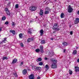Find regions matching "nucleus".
<instances>
[{
    "label": "nucleus",
    "mask_w": 79,
    "mask_h": 79,
    "mask_svg": "<svg viewBox=\"0 0 79 79\" xmlns=\"http://www.w3.org/2000/svg\"><path fill=\"white\" fill-rule=\"evenodd\" d=\"M77 62H78V63H79V59H78L77 60Z\"/></svg>",
    "instance_id": "obj_47"
},
{
    "label": "nucleus",
    "mask_w": 79,
    "mask_h": 79,
    "mask_svg": "<svg viewBox=\"0 0 79 79\" xmlns=\"http://www.w3.org/2000/svg\"><path fill=\"white\" fill-rule=\"evenodd\" d=\"M44 59L45 60H47V57H45L44 58Z\"/></svg>",
    "instance_id": "obj_46"
},
{
    "label": "nucleus",
    "mask_w": 79,
    "mask_h": 79,
    "mask_svg": "<svg viewBox=\"0 0 79 79\" xmlns=\"http://www.w3.org/2000/svg\"><path fill=\"white\" fill-rule=\"evenodd\" d=\"M6 38H4V40H3L2 41H1V44L6 43Z\"/></svg>",
    "instance_id": "obj_11"
},
{
    "label": "nucleus",
    "mask_w": 79,
    "mask_h": 79,
    "mask_svg": "<svg viewBox=\"0 0 79 79\" xmlns=\"http://www.w3.org/2000/svg\"><path fill=\"white\" fill-rule=\"evenodd\" d=\"M40 50L41 53H43L44 52V49H40Z\"/></svg>",
    "instance_id": "obj_35"
},
{
    "label": "nucleus",
    "mask_w": 79,
    "mask_h": 79,
    "mask_svg": "<svg viewBox=\"0 0 79 79\" xmlns=\"http://www.w3.org/2000/svg\"><path fill=\"white\" fill-rule=\"evenodd\" d=\"M2 31V27H0V32Z\"/></svg>",
    "instance_id": "obj_44"
},
{
    "label": "nucleus",
    "mask_w": 79,
    "mask_h": 79,
    "mask_svg": "<svg viewBox=\"0 0 79 79\" xmlns=\"http://www.w3.org/2000/svg\"><path fill=\"white\" fill-rule=\"evenodd\" d=\"M41 44H45V41L44 40H42L41 41Z\"/></svg>",
    "instance_id": "obj_21"
},
{
    "label": "nucleus",
    "mask_w": 79,
    "mask_h": 79,
    "mask_svg": "<svg viewBox=\"0 0 79 79\" xmlns=\"http://www.w3.org/2000/svg\"><path fill=\"white\" fill-rule=\"evenodd\" d=\"M18 7H19V5L18 4H16L15 6V8H18Z\"/></svg>",
    "instance_id": "obj_30"
},
{
    "label": "nucleus",
    "mask_w": 79,
    "mask_h": 79,
    "mask_svg": "<svg viewBox=\"0 0 79 79\" xmlns=\"http://www.w3.org/2000/svg\"><path fill=\"white\" fill-rule=\"evenodd\" d=\"M77 13L78 15H79V11H77Z\"/></svg>",
    "instance_id": "obj_48"
},
{
    "label": "nucleus",
    "mask_w": 79,
    "mask_h": 79,
    "mask_svg": "<svg viewBox=\"0 0 79 79\" xmlns=\"http://www.w3.org/2000/svg\"><path fill=\"white\" fill-rule=\"evenodd\" d=\"M29 9L31 10V11H33L36 10V9H37V7L35 6H31L30 7Z\"/></svg>",
    "instance_id": "obj_2"
},
{
    "label": "nucleus",
    "mask_w": 79,
    "mask_h": 79,
    "mask_svg": "<svg viewBox=\"0 0 79 79\" xmlns=\"http://www.w3.org/2000/svg\"><path fill=\"white\" fill-rule=\"evenodd\" d=\"M39 14L40 16H42L44 15V10H40Z\"/></svg>",
    "instance_id": "obj_7"
},
{
    "label": "nucleus",
    "mask_w": 79,
    "mask_h": 79,
    "mask_svg": "<svg viewBox=\"0 0 79 79\" xmlns=\"http://www.w3.org/2000/svg\"><path fill=\"white\" fill-rule=\"evenodd\" d=\"M65 52H66V49H64V52L65 53Z\"/></svg>",
    "instance_id": "obj_43"
},
{
    "label": "nucleus",
    "mask_w": 79,
    "mask_h": 79,
    "mask_svg": "<svg viewBox=\"0 0 79 79\" xmlns=\"http://www.w3.org/2000/svg\"><path fill=\"white\" fill-rule=\"evenodd\" d=\"M29 78L30 79H34V75H31L29 76Z\"/></svg>",
    "instance_id": "obj_13"
},
{
    "label": "nucleus",
    "mask_w": 79,
    "mask_h": 79,
    "mask_svg": "<svg viewBox=\"0 0 79 79\" xmlns=\"http://www.w3.org/2000/svg\"><path fill=\"white\" fill-rule=\"evenodd\" d=\"M7 58V57H3L2 58V60H6Z\"/></svg>",
    "instance_id": "obj_33"
},
{
    "label": "nucleus",
    "mask_w": 79,
    "mask_h": 79,
    "mask_svg": "<svg viewBox=\"0 0 79 79\" xmlns=\"http://www.w3.org/2000/svg\"><path fill=\"white\" fill-rule=\"evenodd\" d=\"M23 74H26L27 73V70L26 69H24L23 71Z\"/></svg>",
    "instance_id": "obj_16"
},
{
    "label": "nucleus",
    "mask_w": 79,
    "mask_h": 79,
    "mask_svg": "<svg viewBox=\"0 0 79 79\" xmlns=\"http://www.w3.org/2000/svg\"><path fill=\"white\" fill-rule=\"evenodd\" d=\"M41 69V68L40 67H36V70H40Z\"/></svg>",
    "instance_id": "obj_23"
},
{
    "label": "nucleus",
    "mask_w": 79,
    "mask_h": 79,
    "mask_svg": "<svg viewBox=\"0 0 79 79\" xmlns=\"http://www.w3.org/2000/svg\"><path fill=\"white\" fill-rule=\"evenodd\" d=\"M6 13L7 15H8V16H10V12L9 11H8L6 12Z\"/></svg>",
    "instance_id": "obj_26"
},
{
    "label": "nucleus",
    "mask_w": 79,
    "mask_h": 79,
    "mask_svg": "<svg viewBox=\"0 0 79 79\" xmlns=\"http://www.w3.org/2000/svg\"><path fill=\"white\" fill-rule=\"evenodd\" d=\"M50 9L49 8L47 7L46 8V10L45 12V13L46 14H48L49 12L50 11Z\"/></svg>",
    "instance_id": "obj_4"
},
{
    "label": "nucleus",
    "mask_w": 79,
    "mask_h": 79,
    "mask_svg": "<svg viewBox=\"0 0 79 79\" xmlns=\"http://www.w3.org/2000/svg\"><path fill=\"white\" fill-rule=\"evenodd\" d=\"M57 0H54V1H55V2H56V1H57Z\"/></svg>",
    "instance_id": "obj_54"
},
{
    "label": "nucleus",
    "mask_w": 79,
    "mask_h": 79,
    "mask_svg": "<svg viewBox=\"0 0 79 79\" xmlns=\"http://www.w3.org/2000/svg\"><path fill=\"white\" fill-rule=\"evenodd\" d=\"M10 32H11L13 35H15V30H12L10 31Z\"/></svg>",
    "instance_id": "obj_18"
},
{
    "label": "nucleus",
    "mask_w": 79,
    "mask_h": 79,
    "mask_svg": "<svg viewBox=\"0 0 79 79\" xmlns=\"http://www.w3.org/2000/svg\"><path fill=\"white\" fill-rule=\"evenodd\" d=\"M69 72L70 74L71 75L72 74H73V72L71 70H69Z\"/></svg>",
    "instance_id": "obj_28"
},
{
    "label": "nucleus",
    "mask_w": 79,
    "mask_h": 79,
    "mask_svg": "<svg viewBox=\"0 0 79 79\" xmlns=\"http://www.w3.org/2000/svg\"><path fill=\"white\" fill-rule=\"evenodd\" d=\"M20 45L22 47H24V44L23 43H21L20 44Z\"/></svg>",
    "instance_id": "obj_31"
},
{
    "label": "nucleus",
    "mask_w": 79,
    "mask_h": 79,
    "mask_svg": "<svg viewBox=\"0 0 79 79\" xmlns=\"http://www.w3.org/2000/svg\"><path fill=\"white\" fill-rule=\"evenodd\" d=\"M51 40H53V38L51 39Z\"/></svg>",
    "instance_id": "obj_49"
},
{
    "label": "nucleus",
    "mask_w": 79,
    "mask_h": 79,
    "mask_svg": "<svg viewBox=\"0 0 79 79\" xmlns=\"http://www.w3.org/2000/svg\"><path fill=\"white\" fill-rule=\"evenodd\" d=\"M45 67H46V68H47V69H46V71H47L49 69V67H48V65H46Z\"/></svg>",
    "instance_id": "obj_20"
},
{
    "label": "nucleus",
    "mask_w": 79,
    "mask_h": 79,
    "mask_svg": "<svg viewBox=\"0 0 79 79\" xmlns=\"http://www.w3.org/2000/svg\"><path fill=\"white\" fill-rule=\"evenodd\" d=\"M69 27H71V25H70L69 26Z\"/></svg>",
    "instance_id": "obj_50"
},
{
    "label": "nucleus",
    "mask_w": 79,
    "mask_h": 79,
    "mask_svg": "<svg viewBox=\"0 0 79 79\" xmlns=\"http://www.w3.org/2000/svg\"><path fill=\"white\" fill-rule=\"evenodd\" d=\"M40 50H41V49H43V46H41L40 47Z\"/></svg>",
    "instance_id": "obj_40"
},
{
    "label": "nucleus",
    "mask_w": 79,
    "mask_h": 79,
    "mask_svg": "<svg viewBox=\"0 0 79 79\" xmlns=\"http://www.w3.org/2000/svg\"><path fill=\"white\" fill-rule=\"evenodd\" d=\"M23 62H22L20 64V65L21 66V65H23Z\"/></svg>",
    "instance_id": "obj_42"
},
{
    "label": "nucleus",
    "mask_w": 79,
    "mask_h": 79,
    "mask_svg": "<svg viewBox=\"0 0 79 79\" xmlns=\"http://www.w3.org/2000/svg\"><path fill=\"white\" fill-rule=\"evenodd\" d=\"M39 65H40V66H42V64H43V63H42V62H40L39 63Z\"/></svg>",
    "instance_id": "obj_36"
},
{
    "label": "nucleus",
    "mask_w": 79,
    "mask_h": 79,
    "mask_svg": "<svg viewBox=\"0 0 79 79\" xmlns=\"http://www.w3.org/2000/svg\"><path fill=\"white\" fill-rule=\"evenodd\" d=\"M17 59H14L12 62V64H15L17 62Z\"/></svg>",
    "instance_id": "obj_12"
},
{
    "label": "nucleus",
    "mask_w": 79,
    "mask_h": 79,
    "mask_svg": "<svg viewBox=\"0 0 79 79\" xmlns=\"http://www.w3.org/2000/svg\"><path fill=\"white\" fill-rule=\"evenodd\" d=\"M37 68V66H32V69H36Z\"/></svg>",
    "instance_id": "obj_27"
},
{
    "label": "nucleus",
    "mask_w": 79,
    "mask_h": 79,
    "mask_svg": "<svg viewBox=\"0 0 79 79\" xmlns=\"http://www.w3.org/2000/svg\"><path fill=\"white\" fill-rule=\"evenodd\" d=\"M32 41H34V39L33 38H28L27 40V42H30Z\"/></svg>",
    "instance_id": "obj_8"
},
{
    "label": "nucleus",
    "mask_w": 79,
    "mask_h": 79,
    "mask_svg": "<svg viewBox=\"0 0 79 79\" xmlns=\"http://www.w3.org/2000/svg\"><path fill=\"white\" fill-rule=\"evenodd\" d=\"M63 44L64 46H67V43L66 42H64L63 43Z\"/></svg>",
    "instance_id": "obj_25"
},
{
    "label": "nucleus",
    "mask_w": 79,
    "mask_h": 79,
    "mask_svg": "<svg viewBox=\"0 0 79 79\" xmlns=\"http://www.w3.org/2000/svg\"><path fill=\"white\" fill-rule=\"evenodd\" d=\"M8 22H6L5 23V24H6V25H7V24H8Z\"/></svg>",
    "instance_id": "obj_41"
},
{
    "label": "nucleus",
    "mask_w": 79,
    "mask_h": 79,
    "mask_svg": "<svg viewBox=\"0 0 79 79\" xmlns=\"http://www.w3.org/2000/svg\"><path fill=\"white\" fill-rule=\"evenodd\" d=\"M55 32H56V31H53V33H55Z\"/></svg>",
    "instance_id": "obj_52"
},
{
    "label": "nucleus",
    "mask_w": 79,
    "mask_h": 79,
    "mask_svg": "<svg viewBox=\"0 0 79 79\" xmlns=\"http://www.w3.org/2000/svg\"><path fill=\"white\" fill-rule=\"evenodd\" d=\"M14 74L15 77H17V76H18V75H17V73H15Z\"/></svg>",
    "instance_id": "obj_39"
},
{
    "label": "nucleus",
    "mask_w": 79,
    "mask_h": 79,
    "mask_svg": "<svg viewBox=\"0 0 79 79\" xmlns=\"http://www.w3.org/2000/svg\"><path fill=\"white\" fill-rule=\"evenodd\" d=\"M40 51V49H36L35 50V52H37V53H38V52H39Z\"/></svg>",
    "instance_id": "obj_24"
},
{
    "label": "nucleus",
    "mask_w": 79,
    "mask_h": 79,
    "mask_svg": "<svg viewBox=\"0 0 79 79\" xmlns=\"http://www.w3.org/2000/svg\"><path fill=\"white\" fill-rule=\"evenodd\" d=\"M40 77H37V79H40Z\"/></svg>",
    "instance_id": "obj_45"
},
{
    "label": "nucleus",
    "mask_w": 79,
    "mask_h": 79,
    "mask_svg": "<svg viewBox=\"0 0 79 79\" xmlns=\"http://www.w3.org/2000/svg\"><path fill=\"white\" fill-rule=\"evenodd\" d=\"M6 19V17H3L2 18V20H5Z\"/></svg>",
    "instance_id": "obj_34"
},
{
    "label": "nucleus",
    "mask_w": 79,
    "mask_h": 79,
    "mask_svg": "<svg viewBox=\"0 0 79 79\" xmlns=\"http://www.w3.org/2000/svg\"><path fill=\"white\" fill-rule=\"evenodd\" d=\"M73 8L71 7V6H69L68 9V12L69 13H71L73 11Z\"/></svg>",
    "instance_id": "obj_3"
},
{
    "label": "nucleus",
    "mask_w": 79,
    "mask_h": 79,
    "mask_svg": "<svg viewBox=\"0 0 79 79\" xmlns=\"http://www.w3.org/2000/svg\"><path fill=\"white\" fill-rule=\"evenodd\" d=\"M16 24V23H13L12 24V26H15V25Z\"/></svg>",
    "instance_id": "obj_37"
},
{
    "label": "nucleus",
    "mask_w": 79,
    "mask_h": 79,
    "mask_svg": "<svg viewBox=\"0 0 79 79\" xmlns=\"http://www.w3.org/2000/svg\"><path fill=\"white\" fill-rule=\"evenodd\" d=\"M5 10L6 12H8V11H9V10H8V8H5Z\"/></svg>",
    "instance_id": "obj_29"
},
{
    "label": "nucleus",
    "mask_w": 79,
    "mask_h": 79,
    "mask_svg": "<svg viewBox=\"0 0 79 79\" xmlns=\"http://www.w3.org/2000/svg\"><path fill=\"white\" fill-rule=\"evenodd\" d=\"M65 16V15L63 13H61L60 15V17L61 18H63Z\"/></svg>",
    "instance_id": "obj_15"
},
{
    "label": "nucleus",
    "mask_w": 79,
    "mask_h": 79,
    "mask_svg": "<svg viewBox=\"0 0 79 79\" xmlns=\"http://www.w3.org/2000/svg\"><path fill=\"white\" fill-rule=\"evenodd\" d=\"M73 31H71L70 32V35H73Z\"/></svg>",
    "instance_id": "obj_38"
},
{
    "label": "nucleus",
    "mask_w": 79,
    "mask_h": 79,
    "mask_svg": "<svg viewBox=\"0 0 79 79\" xmlns=\"http://www.w3.org/2000/svg\"><path fill=\"white\" fill-rule=\"evenodd\" d=\"M79 23V19L78 18H76L74 22L75 24H78Z\"/></svg>",
    "instance_id": "obj_6"
},
{
    "label": "nucleus",
    "mask_w": 79,
    "mask_h": 79,
    "mask_svg": "<svg viewBox=\"0 0 79 79\" xmlns=\"http://www.w3.org/2000/svg\"><path fill=\"white\" fill-rule=\"evenodd\" d=\"M30 23H32V20H30Z\"/></svg>",
    "instance_id": "obj_51"
},
{
    "label": "nucleus",
    "mask_w": 79,
    "mask_h": 79,
    "mask_svg": "<svg viewBox=\"0 0 79 79\" xmlns=\"http://www.w3.org/2000/svg\"><path fill=\"white\" fill-rule=\"evenodd\" d=\"M58 26L57 23H55L53 27V30H56V31H60V28H56V27Z\"/></svg>",
    "instance_id": "obj_1"
},
{
    "label": "nucleus",
    "mask_w": 79,
    "mask_h": 79,
    "mask_svg": "<svg viewBox=\"0 0 79 79\" xmlns=\"http://www.w3.org/2000/svg\"><path fill=\"white\" fill-rule=\"evenodd\" d=\"M2 44V42H1V41H0V44Z\"/></svg>",
    "instance_id": "obj_53"
},
{
    "label": "nucleus",
    "mask_w": 79,
    "mask_h": 79,
    "mask_svg": "<svg viewBox=\"0 0 79 79\" xmlns=\"http://www.w3.org/2000/svg\"><path fill=\"white\" fill-rule=\"evenodd\" d=\"M75 71H76V72H79V68L76 66H75Z\"/></svg>",
    "instance_id": "obj_14"
},
{
    "label": "nucleus",
    "mask_w": 79,
    "mask_h": 79,
    "mask_svg": "<svg viewBox=\"0 0 79 79\" xmlns=\"http://www.w3.org/2000/svg\"><path fill=\"white\" fill-rule=\"evenodd\" d=\"M6 1H8V0H6Z\"/></svg>",
    "instance_id": "obj_55"
},
{
    "label": "nucleus",
    "mask_w": 79,
    "mask_h": 79,
    "mask_svg": "<svg viewBox=\"0 0 79 79\" xmlns=\"http://www.w3.org/2000/svg\"><path fill=\"white\" fill-rule=\"evenodd\" d=\"M40 35L42 36L44 35V30L43 29H41L40 30Z\"/></svg>",
    "instance_id": "obj_10"
},
{
    "label": "nucleus",
    "mask_w": 79,
    "mask_h": 79,
    "mask_svg": "<svg viewBox=\"0 0 79 79\" xmlns=\"http://www.w3.org/2000/svg\"><path fill=\"white\" fill-rule=\"evenodd\" d=\"M19 36L20 39H22L23 37V35L22 33H20L19 34Z\"/></svg>",
    "instance_id": "obj_17"
},
{
    "label": "nucleus",
    "mask_w": 79,
    "mask_h": 79,
    "mask_svg": "<svg viewBox=\"0 0 79 79\" xmlns=\"http://www.w3.org/2000/svg\"><path fill=\"white\" fill-rule=\"evenodd\" d=\"M38 61H42V58H39L38 59Z\"/></svg>",
    "instance_id": "obj_32"
},
{
    "label": "nucleus",
    "mask_w": 79,
    "mask_h": 79,
    "mask_svg": "<svg viewBox=\"0 0 79 79\" xmlns=\"http://www.w3.org/2000/svg\"><path fill=\"white\" fill-rule=\"evenodd\" d=\"M51 61H52L54 63H56L57 62V60L54 59H52Z\"/></svg>",
    "instance_id": "obj_19"
},
{
    "label": "nucleus",
    "mask_w": 79,
    "mask_h": 79,
    "mask_svg": "<svg viewBox=\"0 0 79 79\" xmlns=\"http://www.w3.org/2000/svg\"><path fill=\"white\" fill-rule=\"evenodd\" d=\"M51 67L53 69H55V68H56V65L55 63H53L51 65Z\"/></svg>",
    "instance_id": "obj_5"
},
{
    "label": "nucleus",
    "mask_w": 79,
    "mask_h": 79,
    "mask_svg": "<svg viewBox=\"0 0 79 79\" xmlns=\"http://www.w3.org/2000/svg\"><path fill=\"white\" fill-rule=\"evenodd\" d=\"M32 29H29L27 31V33L28 34H32Z\"/></svg>",
    "instance_id": "obj_9"
},
{
    "label": "nucleus",
    "mask_w": 79,
    "mask_h": 79,
    "mask_svg": "<svg viewBox=\"0 0 79 79\" xmlns=\"http://www.w3.org/2000/svg\"><path fill=\"white\" fill-rule=\"evenodd\" d=\"M73 53L74 55H76L77 53V51L76 50H73Z\"/></svg>",
    "instance_id": "obj_22"
}]
</instances>
